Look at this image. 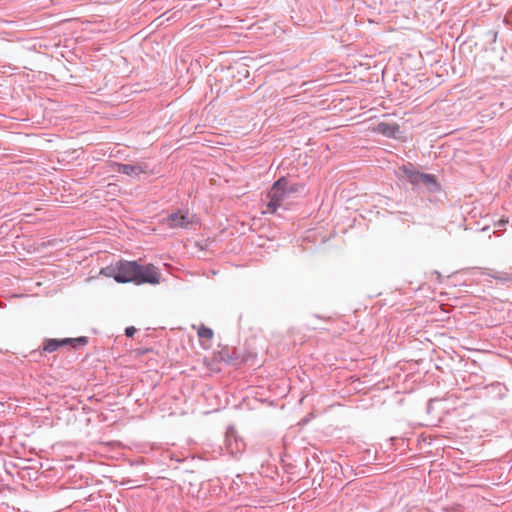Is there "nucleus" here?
Returning <instances> with one entry per match:
<instances>
[{
  "label": "nucleus",
  "instance_id": "f8f14e48",
  "mask_svg": "<svg viewBox=\"0 0 512 512\" xmlns=\"http://www.w3.org/2000/svg\"><path fill=\"white\" fill-rule=\"evenodd\" d=\"M135 333H136V328H135V327H133V326H131V327H127V328L125 329V335H126L127 337H132Z\"/></svg>",
  "mask_w": 512,
  "mask_h": 512
},
{
  "label": "nucleus",
  "instance_id": "9b49d317",
  "mask_svg": "<svg viewBox=\"0 0 512 512\" xmlns=\"http://www.w3.org/2000/svg\"><path fill=\"white\" fill-rule=\"evenodd\" d=\"M117 263L101 268L99 274L105 277L113 278L116 281L117 277Z\"/></svg>",
  "mask_w": 512,
  "mask_h": 512
},
{
  "label": "nucleus",
  "instance_id": "f03ea898",
  "mask_svg": "<svg viewBox=\"0 0 512 512\" xmlns=\"http://www.w3.org/2000/svg\"><path fill=\"white\" fill-rule=\"evenodd\" d=\"M135 270V280L133 283L137 285L145 283L156 285L160 283V273L154 265H140L137 263V268Z\"/></svg>",
  "mask_w": 512,
  "mask_h": 512
},
{
  "label": "nucleus",
  "instance_id": "f257e3e1",
  "mask_svg": "<svg viewBox=\"0 0 512 512\" xmlns=\"http://www.w3.org/2000/svg\"><path fill=\"white\" fill-rule=\"evenodd\" d=\"M299 191L297 185H289L285 178L278 179L269 190L267 210L264 213H275L288 195Z\"/></svg>",
  "mask_w": 512,
  "mask_h": 512
},
{
  "label": "nucleus",
  "instance_id": "39448f33",
  "mask_svg": "<svg viewBox=\"0 0 512 512\" xmlns=\"http://www.w3.org/2000/svg\"><path fill=\"white\" fill-rule=\"evenodd\" d=\"M69 343H79L84 345L86 343V338L80 337L76 339L66 338L63 340H57V339H48L44 343L43 350L45 352L52 353L56 351L60 346L67 345Z\"/></svg>",
  "mask_w": 512,
  "mask_h": 512
},
{
  "label": "nucleus",
  "instance_id": "6e6552de",
  "mask_svg": "<svg viewBox=\"0 0 512 512\" xmlns=\"http://www.w3.org/2000/svg\"><path fill=\"white\" fill-rule=\"evenodd\" d=\"M401 170L405 174V176L407 177V179L410 181L411 184H413V185L420 184V177H421L422 173L415 170L414 167L412 166V164L403 165L401 167Z\"/></svg>",
  "mask_w": 512,
  "mask_h": 512
},
{
  "label": "nucleus",
  "instance_id": "1a4fd4ad",
  "mask_svg": "<svg viewBox=\"0 0 512 512\" xmlns=\"http://www.w3.org/2000/svg\"><path fill=\"white\" fill-rule=\"evenodd\" d=\"M197 334L202 341H210L214 335L212 329L204 325H201L197 328Z\"/></svg>",
  "mask_w": 512,
  "mask_h": 512
},
{
  "label": "nucleus",
  "instance_id": "0eeeda50",
  "mask_svg": "<svg viewBox=\"0 0 512 512\" xmlns=\"http://www.w3.org/2000/svg\"><path fill=\"white\" fill-rule=\"evenodd\" d=\"M116 171L129 175V176H139L141 173H144V169L140 165H129V164H116Z\"/></svg>",
  "mask_w": 512,
  "mask_h": 512
},
{
  "label": "nucleus",
  "instance_id": "9d476101",
  "mask_svg": "<svg viewBox=\"0 0 512 512\" xmlns=\"http://www.w3.org/2000/svg\"><path fill=\"white\" fill-rule=\"evenodd\" d=\"M420 183L424 184L425 186H427L429 188L437 187L436 177L432 174L422 173L421 177H420Z\"/></svg>",
  "mask_w": 512,
  "mask_h": 512
},
{
  "label": "nucleus",
  "instance_id": "423d86ee",
  "mask_svg": "<svg viewBox=\"0 0 512 512\" xmlns=\"http://www.w3.org/2000/svg\"><path fill=\"white\" fill-rule=\"evenodd\" d=\"M371 130L388 138H396L400 133V126L397 123L380 122Z\"/></svg>",
  "mask_w": 512,
  "mask_h": 512
},
{
  "label": "nucleus",
  "instance_id": "20e7f679",
  "mask_svg": "<svg viewBox=\"0 0 512 512\" xmlns=\"http://www.w3.org/2000/svg\"><path fill=\"white\" fill-rule=\"evenodd\" d=\"M137 268L136 261H119L117 262L116 282L128 283L135 280V272Z\"/></svg>",
  "mask_w": 512,
  "mask_h": 512
},
{
  "label": "nucleus",
  "instance_id": "7ed1b4c3",
  "mask_svg": "<svg viewBox=\"0 0 512 512\" xmlns=\"http://www.w3.org/2000/svg\"><path fill=\"white\" fill-rule=\"evenodd\" d=\"M162 223L170 229L188 228L193 223V216L188 212L177 211L162 220Z\"/></svg>",
  "mask_w": 512,
  "mask_h": 512
}]
</instances>
